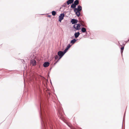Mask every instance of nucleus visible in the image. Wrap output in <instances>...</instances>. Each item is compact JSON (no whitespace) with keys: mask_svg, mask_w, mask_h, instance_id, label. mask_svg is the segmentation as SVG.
I'll list each match as a JSON object with an SVG mask.
<instances>
[{"mask_svg":"<svg viewBox=\"0 0 129 129\" xmlns=\"http://www.w3.org/2000/svg\"><path fill=\"white\" fill-rule=\"evenodd\" d=\"M125 113L124 114V117H123V121L124 120L125 118Z\"/></svg>","mask_w":129,"mask_h":129,"instance_id":"nucleus-21","label":"nucleus"},{"mask_svg":"<svg viewBox=\"0 0 129 129\" xmlns=\"http://www.w3.org/2000/svg\"><path fill=\"white\" fill-rule=\"evenodd\" d=\"M37 77L39 78H40V77H42V76H40L38 75Z\"/></svg>","mask_w":129,"mask_h":129,"instance_id":"nucleus-22","label":"nucleus"},{"mask_svg":"<svg viewBox=\"0 0 129 129\" xmlns=\"http://www.w3.org/2000/svg\"><path fill=\"white\" fill-rule=\"evenodd\" d=\"M76 14V15L78 17H79L80 15V12H79V11H75V12H74Z\"/></svg>","mask_w":129,"mask_h":129,"instance_id":"nucleus-13","label":"nucleus"},{"mask_svg":"<svg viewBox=\"0 0 129 129\" xmlns=\"http://www.w3.org/2000/svg\"><path fill=\"white\" fill-rule=\"evenodd\" d=\"M64 16V15L63 13L60 14L59 17V19L58 21L60 22H61V20L63 19Z\"/></svg>","mask_w":129,"mask_h":129,"instance_id":"nucleus-3","label":"nucleus"},{"mask_svg":"<svg viewBox=\"0 0 129 129\" xmlns=\"http://www.w3.org/2000/svg\"><path fill=\"white\" fill-rule=\"evenodd\" d=\"M78 22L77 20L74 19H72L71 21V22L72 24H74Z\"/></svg>","mask_w":129,"mask_h":129,"instance_id":"nucleus-5","label":"nucleus"},{"mask_svg":"<svg viewBox=\"0 0 129 129\" xmlns=\"http://www.w3.org/2000/svg\"><path fill=\"white\" fill-rule=\"evenodd\" d=\"M76 6L75 5L74 3L72 4L71 6V8H75L76 7Z\"/></svg>","mask_w":129,"mask_h":129,"instance_id":"nucleus-18","label":"nucleus"},{"mask_svg":"<svg viewBox=\"0 0 129 129\" xmlns=\"http://www.w3.org/2000/svg\"><path fill=\"white\" fill-rule=\"evenodd\" d=\"M50 64V63L47 61L45 62L43 64V66L44 67H48Z\"/></svg>","mask_w":129,"mask_h":129,"instance_id":"nucleus-7","label":"nucleus"},{"mask_svg":"<svg viewBox=\"0 0 129 129\" xmlns=\"http://www.w3.org/2000/svg\"><path fill=\"white\" fill-rule=\"evenodd\" d=\"M76 24H75L73 25V27L74 28L76 29Z\"/></svg>","mask_w":129,"mask_h":129,"instance_id":"nucleus-20","label":"nucleus"},{"mask_svg":"<svg viewBox=\"0 0 129 129\" xmlns=\"http://www.w3.org/2000/svg\"><path fill=\"white\" fill-rule=\"evenodd\" d=\"M80 34L79 32H76L74 35V37L76 38H77L79 36Z\"/></svg>","mask_w":129,"mask_h":129,"instance_id":"nucleus-9","label":"nucleus"},{"mask_svg":"<svg viewBox=\"0 0 129 129\" xmlns=\"http://www.w3.org/2000/svg\"><path fill=\"white\" fill-rule=\"evenodd\" d=\"M79 22L80 23H81V25L82 26H84V25L82 24V23H83V21H79Z\"/></svg>","mask_w":129,"mask_h":129,"instance_id":"nucleus-19","label":"nucleus"},{"mask_svg":"<svg viewBox=\"0 0 129 129\" xmlns=\"http://www.w3.org/2000/svg\"><path fill=\"white\" fill-rule=\"evenodd\" d=\"M74 1V0H68L67 2L66 3L68 5L73 3Z\"/></svg>","mask_w":129,"mask_h":129,"instance_id":"nucleus-10","label":"nucleus"},{"mask_svg":"<svg viewBox=\"0 0 129 129\" xmlns=\"http://www.w3.org/2000/svg\"><path fill=\"white\" fill-rule=\"evenodd\" d=\"M82 10V7L80 5H78V6L77 8H75L74 9V12H75V11H77L80 12Z\"/></svg>","mask_w":129,"mask_h":129,"instance_id":"nucleus-4","label":"nucleus"},{"mask_svg":"<svg viewBox=\"0 0 129 129\" xmlns=\"http://www.w3.org/2000/svg\"><path fill=\"white\" fill-rule=\"evenodd\" d=\"M45 105L46 104L44 102H41L40 113L42 126L43 128L45 129L46 127L48 125H50L51 123L48 113L45 109Z\"/></svg>","mask_w":129,"mask_h":129,"instance_id":"nucleus-1","label":"nucleus"},{"mask_svg":"<svg viewBox=\"0 0 129 129\" xmlns=\"http://www.w3.org/2000/svg\"><path fill=\"white\" fill-rule=\"evenodd\" d=\"M30 63L33 66H35L36 65V62L35 60L32 59L31 60Z\"/></svg>","mask_w":129,"mask_h":129,"instance_id":"nucleus-8","label":"nucleus"},{"mask_svg":"<svg viewBox=\"0 0 129 129\" xmlns=\"http://www.w3.org/2000/svg\"><path fill=\"white\" fill-rule=\"evenodd\" d=\"M51 16L50 15H48V17H51Z\"/></svg>","mask_w":129,"mask_h":129,"instance_id":"nucleus-23","label":"nucleus"},{"mask_svg":"<svg viewBox=\"0 0 129 129\" xmlns=\"http://www.w3.org/2000/svg\"><path fill=\"white\" fill-rule=\"evenodd\" d=\"M51 69H52V68H51L50 69V70H51Z\"/></svg>","mask_w":129,"mask_h":129,"instance_id":"nucleus-26","label":"nucleus"},{"mask_svg":"<svg viewBox=\"0 0 129 129\" xmlns=\"http://www.w3.org/2000/svg\"><path fill=\"white\" fill-rule=\"evenodd\" d=\"M71 46V45H70V44H69L67 46L66 49L63 51L64 53H65L67 52L68 50L70 48Z\"/></svg>","mask_w":129,"mask_h":129,"instance_id":"nucleus-6","label":"nucleus"},{"mask_svg":"<svg viewBox=\"0 0 129 129\" xmlns=\"http://www.w3.org/2000/svg\"><path fill=\"white\" fill-rule=\"evenodd\" d=\"M76 30H79L80 29V26L81 25L80 24H76Z\"/></svg>","mask_w":129,"mask_h":129,"instance_id":"nucleus-11","label":"nucleus"},{"mask_svg":"<svg viewBox=\"0 0 129 129\" xmlns=\"http://www.w3.org/2000/svg\"><path fill=\"white\" fill-rule=\"evenodd\" d=\"M77 41L75 39H74L73 40H71L70 42V43L73 44Z\"/></svg>","mask_w":129,"mask_h":129,"instance_id":"nucleus-12","label":"nucleus"},{"mask_svg":"<svg viewBox=\"0 0 129 129\" xmlns=\"http://www.w3.org/2000/svg\"><path fill=\"white\" fill-rule=\"evenodd\" d=\"M74 4L77 6L79 4V2L78 0H76L74 2Z\"/></svg>","mask_w":129,"mask_h":129,"instance_id":"nucleus-16","label":"nucleus"},{"mask_svg":"<svg viewBox=\"0 0 129 129\" xmlns=\"http://www.w3.org/2000/svg\"><path fill=\"white\" fill-rule=\"evenodd\" d=\"M123 46H122L120 48L121 49V53L122 55V53L123 52V50L124 49V46L125 45V44H123Z\"/></svg>","mask_w":129,"mask_h":129,"instance_id":"nucleus-15","label":"nucleus"},{"mask_svg":"<svg viewBox=\"0 0 129 129\" xmlns=\"http://www.w3.org/2000/svg\"><path fill=\"white\" fill-rule=\"evenodd\" d=\"M66 4V3L64 4Z\"/></svg>","mask_w":129,"mask_h":129,"instance_id":"nucleus-27","label":"nucleus"},{"mask_svg":"<svg viewBox=\"0 0 129 129\" xmlns=\"http://www.w3.org/2000/svg\"><path fill=\"white\" fill-rule=\"evenodd\" d=\"M34 77L36 79V78H37V77L35 76H34Z\"/></svg>","mask_w":129,"mask_h":129,"instance_id":"nucleus-24","label":"nucleus"},{"mask_svg":"<svg viewBox=\"0 0 129 129\" xmlns=\"http://www.w3.org/2000/svg\"><path fill=\"white\" fill-rule=\"evenodd\" d=\"M57 63V62H55V63H54V64H56Z\"/></svg>","mask_w":129,"mask_h":129,"instance_id":"nucleus-25","label":"nucleus"},{"mask_svg":"<svg viewBox=\"0 0 129 129\" xmlns=\"http://www.w3.org/2000/svg\"><path fill=\"white\" fill-rule=\"evenodd\" d=\"M64 52L61 51H59L57 53V55H56L55 56V60L57 59L59 57V58L56 61V62H58L60 60V59L61 58V57L63 56L65 54Z\"/></svg>","mask_w":129,"mask_h":129,"instance_id":"nucleus-2","label":"nucleus"},{"mask_svg":"<svg viewBox=\"0 0 129 129\" xmlns=\"http://www.w3.org/2000/svg\"><path fill=\"white\" fill-rule=\"evenodd\" d=\"M81 31L83 33H84L86 32V29L84 27H83L82 28Z\"/></svg>","mask_w":129,"mask_h":129,"instance_id":"nucleus-14","label":"nucleus"},{"mask_svg":"<svg viewBox=\"0 0 129 129\" xmlns=\"http://www.w3.org/2000/svg\"><path fill=\"white\" fill-rule=\"evenodd\" d=\"M51 13L52 15L55 16L56 13V12L55 11H53Z\"/></svg>","mask_w":129,"mask_h":129,"instance_id":"nucleus-17","label":"nucleus"}]
</instances>
